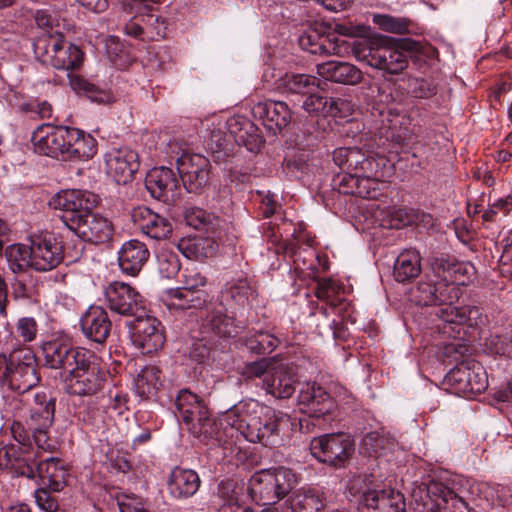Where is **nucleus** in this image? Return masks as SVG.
<instances>
[{
    "instance_id": "nucleus-1",
    "label": "nucleus",
    "mask_w": 512,
    "mask_h": 512,
    "mask_svg": "<svg viewBox=\"0 0 512 512\" xmlns=\"http://www.w3.org/2000/svg\"><path fill=\"white\" fill-rule=\"evenodd\" d=\"M460 289L453 281H420L413 291V298L419 305L438 306L435 315L442 322L443 334L449 338H463L481 331L488 324V316L477 306L456 307Z\"/></svg>"
},
{
    "instance_id": "nucleus-2",
    "label": "nucleus",
    "mask_w": 512,
    "mask_h": 512,
    "mask_svg": "<svg viewBox=\"0 0 512 512\" xmlns=\"http://www.w3.org/2000/svg\"><path fill=\"white\" fill-rule=\"evenodd\" d=\"M222 421L251 443L276 447L283 442L282 431L290 416L255 399L242 400L228 409Z\"/></svg>"
},
{
    "instance_id": "nucleus-3",
    "label": "nucleus",
    "mask_w": 512,
    "mask_h": 512,
    "mask_svg": "<svg viewBox=\"0 0 512 512\" xmlns=\"http://www.w3.org/2000/svg\"><path fill=\"white\" fill-rule=\"evenodd\" d=\"M31 140L38 153L62 160H87L97 152V142L91 135L68 126L43 124Z\"/></svg>"
},
{
    "instance_id": "nucleus-4",
    "label": "nucleus",
    "mask_w": 512,
    "mask_h": 512,
    "mask_svg": "<svg viewBox=\"0 0 512 512\" xmlns=\"http://www.w3.org/2000/svg\"><path fill=\"white\" fill-rule=\"evenodd\" d=\"M334 163L344 172L364 198H376L380 183L390 176L392 166L384 156L366 155L356 147H341L333 152Z\"/></svg>"
},
{
    "instance_id": "nucleus-5",
    "label": "nucleus",
    "mask_w": 512,
    "mask_h": 512,
    "mask_svg": "<svg viewBox=\"0 0 512 512\" xmlns=\"http://www.w3.org/2000/svg\"><path fill=\"white\" fill-rule=\"evenodd\" d=\"M0 382L24 394L40 382L37 359L28 347H17L9 354H0Z\"/></svg>"
},
{
    "instance_id": "nucleus-6",
    "label": "nucleus",
    "mask_w": 512,
    "mask_h": 512,
    "mask_svg": "<svg viewBox=\"0 0 512 512\" xmlns=\"http://www.w3.org/2000/svg\"><path fill=\"white\" fill-rule=\"evenodd\" d=\"M33 48L39 62L57 70H75L82 65L84 58L80 48L65 41L60 32L38 35Z\"/></svg>"
},
{
    "instance_id": "nucleus-7",
    "label": "nucleus",
    "mask_w": 512,
    "mask_h": 512,
    "mask_svg": "<svg viewBox=\"0 0 512 512\" xmlns=\"http://www.w3.org/2000/svg\"><path fill=\"white\" fill-rule=\"evenodd\" d=\"M295 482L296 476L290 468L265 469L252 476L247 492L264 504H274L290 492Z\"/></svg>"
},
{
    "instance_id": "nucleus-8",
    "label": "nucleus",
    "mask_w": 512,
    "mask_h": 512,
    "mask_svg": "<svg viewBox=\"0 0 512 512\" xmlns=\"http://www.w3.org/2000/svg\"><path fill=\"white\" fill-rule=\"evenodd\" d=\"M182 286L168 289L163 294V301L169 310H186L201 308L207 302L208 294L203 289L207 278L197 267H187L182 274Z\"/></svg>"
},
{
    "instance_id": "nucleus-9",
    "label": "nucleus",
    "mask_w": 512,
    "mask_h": 512,
    "mask_svg": "<svg viewBox=\"0 0 512 512\" xmlns=\"http://www.w3.org/2000/svg\"><path fill=\"white\" fill-rule=\"evenodd\" d=\"M179 417L196 438L206 440L214 435V420L204 402L188 389L181 390L175 400Z\"/></svg>"
},
{
    "instance_id": "nucleus-10",
    "label": "nucleus",
    "mask_w": 512,
    "mask_h": 512,
    "mask_svg": "<svg viewBox=\"0 0 512 512\" xmlns=\"http://www.w3.org/2000/svg\"><path fill=\"white\" fill-rule=\"evenodd\" d=\"M5 456L7 461L5 466L15 468L17 463L20 461L16 458H12V454L6 450ZM19 471L17 473L28 478H34L37 473L39 480L43 486L49 488L53 492H59L64 489L67 484V478L69 476L68 469L62 460L59 458H47L38 463L36 470H34L28 464H19Z\"/></svg>"
},
{
    "instance_id": "nucleus-11",
    "label": "nucleus",
    "mask_w": 512,
    "mask_h": 512,
    "mask_svg": "<svg viewBox=\"0 0 512 512\" xmlns=\"http://www.w3.org/2000/svg\"><path fill=\"white\" fill-rule=\"evenodd\" d=\"M350 492L359 495L360 503L370 512H406L404 496L393 489H370L358 477L351 482Z\"/></svg>"
},
{
    "instance_id": "nucleus-12",
    "label": "nucleus",
    "mask_w": 512,
    "mask_h": 512,
    "mask_svg": "<svg viewBox=\"0 0 512 512\" xmlns=\"http://www.w3.org/2000/svg\"><path fill=\"white\" fill-rule=\"evenodd\" d=\"M310 451L319 462L342 467L353 451V443L344 433L325 434L311 441Z\"/></svg>"
},
{
    "instance_id": "nucleus-13",
    "label": "nucleus",
    "mask_w": 512,
    "mask_h": 512,
    "mask_svg": "<svg viewBox=\"0 0 512 512\" xmlns=\"http://www.w3.org/2000/svg\"><path fill=\"white\" fill-rule=\"evenodd\" d=\"M45 365L51 369L62 370L61 377L70 374L83 366L87 358H92L89 351L83 348H74L61 340H52L42 345Z\"/></svg>"
},
{
    "instance_id": "nucleus-14",
    "label": "nucleus",
    "mask_w": 512,
    "mask_h": 512,
    "mask_svg": "<svg viewBox=\"0 0 512 512\" xmlns=\"http://www.w3.org/2000/svg\"><path fill=\"white\" fill-rule=\"evenodd\" d=\"M97 204V195L86 190H62L51 200L50 205L54 209L63 211L62 222L70 230L71 220L77 222L84 217V214L92 212Z\"/></svg>"
},
{
    "instance_id": "nucleus-15",
    "label": "nucleus",
    "mask_w": 512,
    "mask_h": 512,
    "mask_svg": "<svg viewBox=\"0 0 512 512\" xmlns=\"http://www.w3.org/2000/svg\"><path fill=\"white\" fill-rule=\"evenodd\" d=\"M31 268L39 272L55 269L64 258L60 242L54 234L44 231L29 236Z\"/></svg>"
},
{
    "instance_id": "nucleus-16",
    "label": "nucleus",
    "mask_w": 512,
    "mask_h": 512,
    "mask_svg": "<svg viewBox=\"0 0 512 512\" xmlns=\"http://www.w3.org/2000/svg\"><path fill=\"white\" fill-rule=\"evenodd\" d=\"M438 490L437 486H434ZM441 493L436 499L430 496L431 489L426 486L418 487L412 492L413 512H463L466 503L448 488H439Z\"/></svg>"
},
{
    "instance_id": "nucleus-17",
    "label": "nucleus",
    "mask_w": 512,
    "mask_h": 512,
    "mask_svg": "<svg viewBox=\"0 0 512 512\" xmlns=\"http://www.w3.org/2000/svg\"><path fill=\"white\" fill-rule=\"evenodd\" d=\"M210 168V161L201 154L183 153L177 159L178 173L189 193H201L208 182Z\"/></svg>"
},
{
    "instance_id": "nucleus-18",
    "label": "nucleus",
    "mask_w": 512,
    "mask_h": 512,
    "mask_svg": "<svg viewBox=\"0 0 512 512\" xmlns=\"http://www.w3.org/2000/svg\"><path fill=\"white\" fill-rule=\"evenodd\" d=\"M447 381L459 392L479 394L488 386L487 373L477 361L462 362L447 375Z\"/></svg>"
},
{
    "instance_id": "nucleus-19",
    "label": "nucleus",
    "mask_w": 512,
    "mask_h": 512,
    "mask_svg": "<svg viewBox=\"0 0 512 512\" xmlns=\"http://www.w3.org/2000/svg\"><path fill=\"white\" fill-rule=\"evenodd\" d=\"M131 341L142 354L158 351L165 342L161 322L153 316L138 318L132 327Z\"/></svg>"
},
{
    "instance_id": "nucleus-20",
    "label": "nucleus",
    "mask_w": 512,
    "mask_h": 512,
    "mask_svg": "<svg viewBox=\"0 0 512 512\" xmlns=\"http://www.w3.org/2000/svg\"><path fill=\"white\" fill-rule=\"evenodd\" d=\"M66 391L71 395L90 396L96 394L103 386V378L97 367L87 358L83 366L63 376Z\"/></svg>"
},
{
    "instance_id": "nucleus-21",
    "label": "nucleus",
    "mask_w": 512,
    "mask_h": 512,
    "mask_svg": "<svg viewBox=\"0 0 512 512\" xmlns=\"http://www.w3.org/2000/svg\"><path fill=\"white\" fill-rule=\"evenodd\" d=\"M29 412V429L33 432L37 445L41 447L40 442L46 437V431L53 423L55 398L45 392L35 393L29 403Z\"/></svg>"
},
{
    "instance_id": "nucleus-22",
    "label": "nucleus",
    "mask_w": 512,
    "mask_h": 512,
    "mask_svg": "<svg viewBox=\"0 0 512 512\" xmlns=\"http://www.w3.org/2000/svg\"><path fill=\"white\" fill-rule=\"evenodd\" d=\"M106 302L111 311L123 316L134 315L143 308L141 295L127 283L115 281L104 291Z\"/></svg>"
},
{
    "instance_id": "nucleus-23",
    "label": "nucleus",
    "mask_w": 512,
    "mask_h": 512,
    "mask_svg": "<svg viewBox=\"0 0 512 512\" xmlns=\"http://www.w3.org/2000/svg\"><path fill=\"white\" fill-rule=\"evenodd\" d=\"M105 165L116 183L126 184L138 169V155L129 148H113L105 154Z\"/></svg>"
},
{
    "instance_id": "nucleus-24",
    "label": "nucleus",
    "mask_w": 512,
    "mask_h": 512,
    "mask_svg": "<svg viewBox=\"0 0 512 512\" xmlns=\"http://www.w3.org/2000/svg\"><path fill=\"white\" fill-rule=\"evenodd\" d=\"M79 238L102 244L111 240L113 236V226L111 222L100 214L90 212L84 214L81 220H71V229Z\"/></svg>"
},
{
    "instance_id": "nucleus-25",
    "label": "nucleus",
    "mask_w": 512,
    "mask_h": 512,
    "mask_svg": "<svg viewBox=\"0 0 512 512\" xmlns=\"http://www.w3.org/2000/svg\"><path fill=\"white\" fill-rule=\"evenodd\" d=\"M298 405L303 413L315 418L330 413L335 406L330 395L316 383H306L301 387Z\"/></svg>"
},
{
    "instance_id": "nucleus-26",
    "label": "nucleus",
    "mask_w": 512,
    "mask_h": 512,
    "mask_svg": "<svg viewBox=\"0 0 512 512\" xmlns=\"http://www.w3.org/2000/svg\"><path fill=\"white\" fill-rule=\"evenodd\" d=\"M270 374L263 379L262 387L267 394L277 399L290 398L296 389V374L293 367L284 363H275Z\"/></svg>"
},
{
    "instance_id": "nucleus-27",
    "label": "nucleus",
    "mask_w": 512,
    "mask_h": 512,
    "mask_svg": "<svg viewBox=\"0 0 512 512\" xmlns=\"http://www.w3.org/2000/svg\"><path fill=\"white\" fill-rule=\"evenodd\" d=\"M131 217L138 229L151 239L163 240L172 233L170 221L146 206L134 208Z\"/></svg>"
},
{
    "instance_id": "nucleus-28",
    "label": "nucleus",
    "mask_w": 512,
    "mask_h": 512,
    "mask_svg": "<svg viewBox=\"0 0 512 512\" xmlns=\"http://www.w3.org/2000/svg\"><path fill=\"white\" fill-rule=\"evenodd\" d=\"M145 186L153 198L169 203L177 196L178 180L170 168H153L146 175Z\"/></svg>"
},
{
    "instance_id": "nucleus-29",
    "label": "nucleus",
    "mask_w": 512,
    "mask_h": 512,
    "mask_svg": "<svg viewBox=\"0 0 512 512\" xmlns=\"http://www.w3.org/2000/svg\"><path fill=\"white\" fill-rule=\"evenodd\" d=\"M254 116L260 118L263 125L274 135L285 128L291 121V111L283 101L267 100L253 107Z\"/></svg>"
},
{
    "instance_id": "nucleus-30",
    "label": "nucleus",
    "mask_w": 512,
    "mask_h": 512,
    "mask_svg": "<svg viewBox=\"0 0 512 512\" xmlns=\"http://www.w3.org/2000/svg\"><path fill=\"white\" fill-rule=\"evenodd\" d=\"M253 293L254 288L246 277L233 278L227 281L221 290L220 305L234 314L249 304Z\"/></svg>"
},
{
    "instance_id": "nucleus-31",
    "label": "nucleus",
    "mask_w": 512,
    "mask_h": 512,
    "mask_svg": "<svg viewBox=\"0 0 512 512\" xmlns=\"http://www.w3.org/2000/svg\"><path fill=\"white\" fill-rule=\"evenodd\" d=\"M80 325L88 339L100 344L107 340L112 327L107 311L101 306H90L81 316Z\"/></svg>"
},
{
    "instance_id": "nucleus-32",
    "label": "nucleus",
    "mask_w": 512,
    "mask_h": 512,
    "mask_svg": "<svg viewBox=\"0 0 512 512\" xmlns=\"http://www.w3.org/2000/svg\"><path fill=\"white\" fill-rule=\"evenodd\" d=\"M150 252L145 243L131 239L122 244L118 251V263L121 271L136 276L148 261Z\"/></svg>"
},
{
    "instance_id": "nucleus-33",
    "label": "nucleus",
    "mask_w": 512,
    "mask_h": 512,
    "mask_svg": "<svg viewBox=\"0 0 512 512\" xmlns=\"http://www.w3.org/2000/svg\"><path fill=\"white\" fill-rule=\"evenodd\" d=\"M303 109L309 114L322 113L325 116L345 118L352 114L353 105L342 98H327L313 92L305 99Z\"/></svg>"
},
{
    "instance_id": "nucleus-34",
    "label": "nucleus",
    "mask_w": 512,
    "mask_h": 512,
    "mask_svg": "<svg viewBox=\"0 0 512 512\" xmlns=\"http://www.w3.org/2000/svg\"><path fill=\"white\" fill-rule=\"evenodd\" d=\"M412 120L395 109H389L383 116L381 132L387 140L402 145L408 143L413 136Z\"/></svg>"
},
{
    "instance_id": "nucleus-35",
    "label": "nucleus",
    "mask_w": 512,
    "mask_h": 512,
    "mask_svg": "<svg viewBox=\"0 0 512 512\" xmlns=\"http://www.w3.org/2000/svg\"><path fill=\"white\" fill-rule=\"evenodd\" d=\"M317 73L326 80L345 85H356L362 81V72L348 62L327 61L317 64Z\"/></svg>"
},
{
    "instance_id": "nucleus-36",
    "label": "nucleus",
    "mask_w": 512,
    "mask_h": 512,
    "mask_svg": "<svg viewBox=\"0 0 512 512\" xmlns=\"http://www.w3.org/2000/svg\"><path fill=\"white\" fill-rule=\"evenodd\" d=\"M369 64L390 74H398L408 66L407 55L394 47H379L369 53Z\"/></svg>"
},
{
    "instance_id": "nucleus-37",
    "label": "nucleus",
    "mask_w": 512,
    "mask_h": 512,
    "mask_svg": "<svg viewBox=\"0 0 512 512\" xmlns=\"http://www.w3.org/2000/svg\"><path fill=\"white\" fill-rule=\"evenodd\" d=\"M201 480L196 471L176 467L168 480V491L176 499L193 496L199 489Z\"/></svg>"
},
{
    "instance_id": "nucleus-38",
    "label": "nucleus",
    "mask_w": 512,
    "mask_h": 512,
    "mask_svg": "<svg viewBox=\"0 0 512 512\" xmlns=\"http://www.w3.org/2000/svg\"><path fill=\"white\" fill-rule=\"evenodd\" d=\"M228 129L234 140L239 145L245 146L249 151L256 152L260 149L262 138L258 134L255 125L245 118H231L228 121Z\"/></svg>"
},
{
    "instance_id": "nucleus-39",
    "label": "nucleus",
    "mask_w": 512,
    "mask_h": 512,
    "mask_svg": "<svg viewBox=\"0 0 512 512\" xmlns=\"http://www.w3.org/2000/svg\"><path fill=\"white\" fill-rule=\"evenodd\" d=\"M217 243L210 237H187L179 240L178 250L187 258L203 261L215 255Z\"/></svg>"
},
{
    "instance_id": "nucleus-40",
    "label": "nucleus",
    "mask_w": 512,
    "mask_h": 512,
    "mask_svg": "<svg viewBox=\"0 0 512 512\" xmlns=\"http://www.w3.org/2000/svg\"><path fill=\"white\" fill-rule=\"evenodd\" d=\"M421 270L420 253L415 249H407L396 258L393 275L397 282L406 283L418 277Z\"/></svg>"
},
{
    "instance_id": "nucleus-41",
    "label": "nucleus",
    "mask_w": 512,
    "mask_h": 512,
    "mask_svg": "<svg viewBox=\"0 0 512 512\" xmlns=\"http://www.w3.org/2000/svg\"><path fill=\"white\" fill-rule=\"evenodd\" d=\"M161 385V371L154 365L143 367L134 379L135 390L143 399L153 397Z\"/></svg>"
},
{
    "instance_id": "nucleus-42",
    "label": "nucleus",
    "mask_w": 512,
    "mask_h": 512,
    "mask_svg": "<svg viewBox=\"0 0 512 512\" xmlns=\"http://www.w3.org/2000/svg\"><path fill=\"white\" fill-rule=\"evenodd\" d=\"M207 325L211 331L222 337L236 336L245 325L241 321H237L234 315H228L221 311H213L207 317Z\"/></svg>"
},
{
    "instance_id": "nucleus-43",
    "label": "nucleus",
    "mask_w": 512,
    "mask_h": 512,
    "mask_svg": "<svg viewBox=\"0 0 512 512\" xmlns=\"http://www.w3.org/2000/svg\"><path fill=\"white\" fill-rule=\"evenodd\" d=\"M246 491L244 482L226 479L218 484L217 497L224 507L232 509L243 504Z\"/></svg>"
},
{
    "instance_id": "nucleus-44",
    "label": "nucleus",
    "mask_w": 512,
    "mask_h": 512,
    "mask_svg": "<svg viewBox=\"0 0 512 512\" xmlns=\"http://www.w3.org/2000/svg\"><path fill=\"white\" fill-rule=\"evenodd\" d=\"M184 219L188 226L194 229H203L208 233H216L222 223L219 217L199 207L186 208Z\"/></svg>"
},
{
    "instance_id": "nucleus-45",
    "label": "nucleus",
    "mask_w": 512,
    "mask_h": 512,
    "mask_svg": "<svg viewBox=\"0 0 512 512\" xmlns=\"http://www.w3.org/2000/svg\"><path fill=\"white\" fill-rule=\"evenodd\" d=\"M245 347L255 354H269L279 345V339L268 331H249L244 337Z\"/></svg>"
},
{
    "instance_id": "nucleus-46",
    "label": "nucleus",
    "mask_w": 512,
    "mask_h": 512,
    "mask_svg": "<svg viewBox=\"0 0 512 512\" xmlns=\"http://www.w3.org/2000/svg\"><path fill=\"white\" fill-rule=\"evenodd\" d=\"M298 41L301 49L311 54L326 55L334 53L336 49L329 42L327 36L321 35L315 30L305 31L300 35Z\"/></svg>"
},
{
    "instance_id": "nucleus-47",
    "label": "nucleus",
    "mask_w": 512,
    "mask_h": 512,
    "mask_svg": "<svg viewBox=\"0 0 512 512\" xmlns=\"http://www.w3.org/2000/svg\"><path fill=\"white\" fill-rule=\"evenodd\" d=\"M281 81L283 89L293 94H310L319 86L318 79L307 74H286Z\"/></svg>"
},
{
    "instance_id": "nucleus-48",
    "label": "nucleus",
    "mask_w": 512,
    "mask_h": 512,
    "mask_svg": "<svg viewBox=\"0 0 512 512\" xmlns=\"http://www.w3.org/2000/svg\"><path fill=\"white\" fill-rule=\"evenodd\" d=\"M5 257L9 268L14 273L23 272L26 268H31L32 257L30 255V245L12 244L6 247Z\"/></svg>"
},
{
    "instance_id": "nucleus-49",
    "label": "nucleus",
    "mask_w": 512,
    "mask_h": 512,
    "mask_svg": "<svg viewBox=\"0 0 512 512\" xmlns=\"http://www.w3.org/2000/svg\"><path fill=\"white\" fill-rule=\"evenodd\" d=\"M343 293V284L332 278L317 281L315 295L319 300L326 301L328 304L336 306L341 301V295Z\"/></svg>"
},
{
    "instance_id": "nucleus-50",
    "label": "nucleus",
    "mask_w": 512,
    "mask_h": 512,
    "mask_svg": "<svg viewBox=\"0 0 512 512\" xmlns=\"http://www.w3.org/2000/svg\"><path fill=\"white\" fill-rule=\"evenodd\" d=\"M69 84L71 88L79 93H84L91 100L96 102H105L109 99V94L106 90L99 88L94 83H91L87 79L68 73Z\"/></svg>"
},
{
    "instance_id": "nucleus-51",
    "label": "nucleus",
    "mask_w": 512,
    "mask_h": 512,
    "mask_svg": "<svg viewBox=\"0 0 512 512\" xmlns=\"http://www.w3.org/2000/svg\"><path fill=\"white\" fill-rule=\"evenodd\" d=\"M373 23L379 29L389 33L405 34L409 31L407 19L388 14H374Z\"/></svg>"
},
{
    "instance_id": "nucleus-52",
    "label": "nucleus",
    "mask_w": 512,
    "mask_h": 512,
    "mask_svg": "<svg viewBox=\"0 0 512 512\" xmlns=\"http://www.w3.org/2000/svg\"><path fill=\"white\" fill-rule=\"evenodd\" d=\"M389 444V438L379 431H372L362 439V449L369 456L382 454Z\"/></svg>"
},
{
    "instance_id": "nucleus-53",
    "label": "nucleus",
    "mask_w": 512,
    "mask_h": 512,
    "mask_svg": "<svg viewBox=\"0 0 512 512\" xmlns=\"http://www.w3.org/2000/svg\"><path fill=\"white\" fill-rule=\"evenodd\" d=\"M144 27L145 40H158L166 35L164 20L156 14L141 15Z\"/></svg>"
},
{
    "instance_id": "nucleus-54",
    "label": "nucleus",
    "mask_w": 512,
    "mask_h": 512,
    "mask_svg": "<svg viewBox=\"0 0 512 512\" xmlns=\"http://www.w3.org/2000/svg\"><path fill=\"white\" fill-rule=\"evenodd\" d=\"M158 271L162 277L173 278L180 270L178 256L169 251H161L157 255Z\"/></svg>"
},
{
    "instance_id": "nucleus-55",
    "label": "nucleus",
    "mask_w": 512,
    "mask_h": 512,
    "mask_svg": "<svg viewBox=\"0 0 512 512\" xmlns=\"http://www.w3.org/2000/svg\"><path fill=\"white\" fill-rule=\"evenodd\" d=\"M275 362L271 359H259L257 361L246 363L240 370V374L245 379H254V378H265L268 374H270V368L273 367Z\"/></svg>"
},
{
    "instance_id": "nucleus-56",
    "label": "nucleus",
    "mask_w": 512,
    "mask_h": 512,
    "mask_svg": "<svg viewBox=\"0 0 512 512\" xmlns=\"http://www.w3.org/2000/svg\"><path fill=\"white\" fill-rule=\"evenodd\" d=\"M104 45L105 52L110 61L117 67L124 66L126 50L119 38L116 36H108L105 39Z\"/></svg>"
},
{
    "instance_id": "nucleus-57",
    "label": "nucleus",
    "mask_w": 512,
    "mask_h": 512,
    "mask_svg": "<svg viewBox=\"0 0 512 512\" xmlns=\"http://www.w3.org/2000/svg\"><path fill=\"white\" fill-rule=\"evenodd\" d=\"M115 498L120 512H149L143 500L132 493L119 492Z\"/></svg>"
},
{
    "instance_id": "nucleus-58",
    "label": "nucleus",
    "mask_w": 512,
    "mask_h": 512,
    "mask_svg": "<svg viewBox=\"0 0 512 512\" xmlns=\"http://www.w3.org/2000/svg\"><path fill=\"white\" fill-rule=\"evenodd\" d=\"M486 349L495 355L510 356L512 353V338L505 335H491L484 343Z\"/></svg>"
},
{
    "instance_id": "nucleus-59",
    "label": "nucleus",
    "mask_w": 512,
    "mask_h": 512,
    "mask_svg": "<svg viewBox=\"0 0 512 512\" xmlns=\"http://www.w3.org/2000/svg\"><path fill=\"white\" fill-rule=\"evenodd\" d=\"M38 331V325L33 317H22L17 320L16 332L23 342H32Z\"/></svg>"
},
{
    "instance_id": "nucleus-60",
    "label": "nucleus",
    "mask_w": 512,
    "mask_h": 512,
    "mask_svg": "<svg viewBox=\"0 0 512 512\" xmlns=\"http://www.w3.org/2000/svg\"><path fill=\"white\" fill-rule=\"evenodd\" d=\"M51 490L42 486L35 491V501L37 506L45 512H55L58 508V502L50 493Z\"/></svg>"
},
{
    "instance_id": "nucleus-61",
    "label": "nucleus",
    "mask_w": 512,
    "mask_h": 512,
    "mask_svg": "<svg viewBox=\"0 0 512 512\" xmlns=\"http://www.w3.org/2000/svg\"><path fill=\"white\" fill-rule=\"evenodd\" d=\"M437 87L429 79H415L413 81V94L417 98H429L435 95Z\"/></svg>"
},
{
    "instance_id": "nucleus-62",
    "label": "nucleus",
    "mask_w": 512,
    "mask_h": 512,
    "mask_svg": "<svg viewBox=\"0 0 512 512\" xmlns=\"http://www.w3.org/2000/svg\"><path fill=\"white\" fill-rule=\"evenodd\" d=\"M210 355V348L203 341H196L192 344L189 356L190 358L199 363H204Z\"/></svg>"
},
{
    "instance_id": "nucleus-63",
    "label": "nucleus",
    "mask_w": 512,
    "mask_h": 512,
    "mask_svg": "<svg viewBox=\"0 0 512 512\" xmlns=\"http://www.w3.org/2000/svg\"><path fill=\"white\" fill-rule=\"evenodd\" d=\"M142 16H136L130 19L124 26V32L126 35L140 39H144V27Z\"/></svg>"
},
{
    "instance_id": "nucleus-64",
    "label": "nucleus",
    "mask_w": 512,
    "mask_h": 512,
    "mask_svg": "<svg viewBox=\"0 0 512 512\" xmlns=\"http://www.w3.org/2000/svg\"><path fill=\"white\" fill-rule=\"evenodd\" d=\"M35 22L37 26L41 29H43V32H41L39 35L47 34V33H55L59 32L57 29H54L53 27V19L51 16L43 10L36 11L35 15Z\"/></svg>"
}]
</instances>
